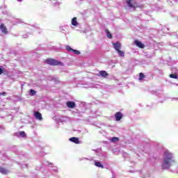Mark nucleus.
Segmentation results:
<instances>
[{"label": "nucleus", "mask_w": 178, "mask_h": 178, "mask_svg": "<svg viewBox=\"0 0 178 178\" xmlns=\"http://www.w3.org/2000/svg\"><path fill=\"white\" fill-rule=\"evenodd\" d=\"M117 52H118L119 56H121V57L124 56V51L120 49V50H117Z\"/></svg>", "instance_id": "nucleus-24"}, {"label": "nucleus", "mask_w": 178, "mask_h": 178, "mask_svg": "<svg viewBox=\"0 0 178 178\" xmlns=\"http://www.w3.org/2000/svg\"><path fill=\"white\" fill-rule=\"evenodd\" d=\"M35 94H37V91L34 90L33 89H31L29 90V95L31 97H34V95H35Z\"/></svg>", "instance_id": "nucleus-20"}, {"label": "nucleus", "mask_w": 178, "mask_h": 178, "mask_svg": "<svg viewBox=\"0 0 178 178\" xmlns=\"http://www.w3.org/2000/svg\"><path fill=\"white\" fill-rule=\"evenodd\" d=\"M5 72V68L3 66H0V76Z\"/></svg>", "instance_id": "nucleus-29"}, {"label": "nucleus", "mask_w": 178, "mask_h": 178, "mask_svg": "<svg viewBox=\"0 0 178 178\" xmlns=\"http://www.w3.org/2000/svg\"><path fill=\"white\" fill-rule=\"evenodd\" d=\"M46 63L51 66H63V63L54 58L47 59Z\"/></svg>", "instance_id": "nucleus-2"}, {"label": "nucleus", "mask_w": 178, "mask_h": 178, "mask_svg": "<svg viewBox=\"0 0 178 178\" xmlns=\"http://www.w3.org/2000/svg\"><path fill=\"white\" fill-rule=\"evenodd\" d=\"M106 34L110 40L112 39V33H110L109 30L106 29Z\"/></svg>", "instance_id": "nucleus-21"}, {"label": "nucleus", "mask_w": 178, "mask_h": 178, "mask_svg": "<svg viewBox=\"0 0 178 178\" xmlns=\"http://www.w3.org/2000/svg\"><path fill=\"white\" fill-rule=\"evenodd\" d=\"M27 166H28V164H26H26H22V167L24 168H27Z\"/></svg>", "instance_id": "nucleus-36"}, {"label": "nucleus", "mask_w": 178, "mask_h": 178, "mask_svg": "<svg viewBox=\"0 0 178 178\" xmlns=\"http://www.w3.org/2000/svg\"><path fill=\"white\" fill-rule=\"evenodd\" d=\"M170 35H171L172 38L174 39V40H176V42H169V45L170 47H175V48H177L178 47V34H177L176 32H172L170 34Z\"/></svg>", "instance_id": "nucleus-3"}, {"label": "nucleus", "mask_w": 178, "mask_h": 178, "mask_svg": "<svg viewBox=\"0 0 178 178\" xmlns=\"http://www.w3.org/2000/svg\"><path fill=\"white\" fill-rule=\"evenodd\" d=\"M33 116L37 120H42V114L39 111H35L33 113Z\"/></svg>", "instance_id": "nucleus-9"}, {"label": "nucleus", "mask_w": 178, "mask_h": 178, "mask_svg": "<svg viewBox=\"0 0 178 178\" xmlns=\"http://www.w3.org/2000/svg\"><path fill=\"white\" fill-rule=\"evenodd\" d=\"M66 49H67V51H68L69 52H72V51H73V49L71 48V47L69 46V45L66 46Z\"/></svg>", "instance_id": "nucleus-30"}, {"label": "nucleus", "mask_w": 178, "mask_h": 178, "mask_svg": "<svg viewBox=\"0 0 178 178\" xmlns=\"http://www.w3.org/2000/svg\"><path fill=\"white\" fill-rule=\"evenodd\" d=\"M43 175L45 176V177H51V174L48 171L44 172Z\"/></svg>", "instance_id": "nucleus-26"}, {"label": "nucleus", "mask_w": 178, "mask_h": 178, "mask_svg": "<svg viewBox=\"0 0 178 178\" xmlns=\"http://www.w3.org/2000/svg\"><path fill=\"white\" fill-rule=\"evenodd\" d=\"M144 79H145V75L144 74V73L140 72L139 73V81H143V80H144Z\"/></svg>", "instance_id": "nucleus-17"}, {"label": "nucleus", "mask_w": 178, "mask_h": 178, "mask_svg": "<svg viewBox=\"0 0 178 178\" xmlns=\"http://www.w3.org/2000/svg\"><path fill=\"white\" fill-rule=\"evenodd\" d=\"M170 79H175L176 80H178V74H176L173 72L172 74H170Z\"/></svg>", "instance_id": "nucleus-18"}, {"label": "nucleus", "mask_w": 178, "mask_h": 178, "mask_svg": "<svg viewBox=\"0 0 178 178\" xmlns=\"http://www.w3.org/2000/svg\"><path fill=\"white\" fill-rule=\"evenodd\" d=\"M59 5H60V3L58 2V1H56L54 3V6H59Z\"/></svg>", "instance_id": "nucleus-33"}, {"label": "nucleus", "mask_w": 178, "mask_h": 178, "mask_svg": "<svg viewBox=\"0 0 178 178\" xmlns=\"http://www.w3.org/2000/svg\"><path fill=\"white\" fill-rule=\"evenodd\" d=\"M69 141L74 143V144H80V139L77 137L70 138Z\"/></svg>", "instance_id": "nucleus-12"}, {"label": "nucleus", "mask_w": 178, "mask_h": 178, "mask_svg": "<svg viewBox=\"0 0 178 178\" xmlns=\"http://www.w3.org/2000/svg\"><path fill=\"white\" fill-rule=\"evenodd\" d=\"M98 85H92L90 87H91L92 88H98Z\"/></svg>", "instance_id": "nucleus-34"}, {"label": "nucleus", "mask_w": 178, "mask_h": 178, "mask_svg": "<svg viewBox=\"0 0 178 178\" xmlns=\"http://www.w3.org/2000/svg\"><path fill=\"white\" fill-rule=\"evenodd\" d=\"M3 8V6H1V9H2Z\"/></svg>", "instance_id": "nucleus-41"}, {"label": "nucleus", "mask_w": 178, "mask_h": 178, "mask_svg": "<svg viewBox=\"0 0 178 178\" xmlns=\"http://www.w3.org/2000/svg\"><path fill=\"white\" fill-rule=\"evenodd\" d=\"M14 136H15L16 137H19V138H24V137H26V132H24V131H19L17 132L14 134Z\"/></svg>", "instance_id": "nucleus-10"}, {"label": "nucleus", "mask_w": 178, "mask_h": 178, "mask_svg": "<svg viewBox=\"0 0 178 178\" xmlns=\"http://www.w3.org/2000/svg\"><path fill=\"white\" fill-rule=\"evenodd\" d=\"M0 95H3V97H5L6 95V92H1Z\"/></svg>", "instance_id": "nucleus-35"}, {"label": "nucleus", "mask_w": 178, "mask_h": 178, "mask_svg": "<svg viewBox=\"0 0 178 178\" xmlns=\"http://www.w3.org/2000/svg\"><path fill=\"white\" fill-rule=\"evenodd\" d=\"M79 161H92V158L88 159L87 157H81L79 159Z\"/></svg>", "instance_id": "nucleus-25"}, {"label": "nucleus", "mask_w": 178, "mask_h": 178, "mask_svg": "<svg viewBox=\"0 0 178 178\" xmlns=\"http://www.w3.org/2000/svg\"><path fill=\"white\" fill-rule=\"evenodd\" d=\"M95 165L97 168H102V169H104V165H103L102 163H101V162H99V161H95Z\"/></svg>", "instance_id": "nucleus-19"}, {"label": "nucleus", "mask_w": 178, "mask_h": 178, "mask_svg": "<svg viewBox=\"0 0 178 178\" xmlns=\"http://www.w3.org/2000/svg\"><path fill=\"white\" fill-rule=\"evenodd\" d=\"M61 32L65 33V29H63V28H60Z\"/></svg>", "instance_id": "nucleus-37"}, {"label": "nucleus", "mask_w": 178, "mask_h": 178, "mask_svg": "<svg viewBox=\"0 0 178 178\" xmlns=\"http://www.w3.org/2000/svg\"><path fill=\"white\" fill-rule=\"evenodd\" d=\"M49 165H52V163H49L47 161H44L40 165L36 166L35 170H41V169H43L44 166H49Z\"/></svg>", "instance_id": "nucleus-4"}, {"label": "nucleus", "mask_w": 178, "mask_h": 178, "mask_svg": "<svg viewBox=\"0 0 178 178\" xmlns=\"http://www.w3.org/2000/svg\"><path fill=\"white\" fill-rule=\"evenodd\" d=\"M60 120H61V122H66V120H67V117L63 115L60 117Z\"/></svg>", "instance_id": "nucleus-27"}, {"label": "nucleus", "mask_w": 178, "mask_h": 178, "mask_svg": "<svg viewBox=\"0 0 178 178\" xmlns=\"http://www.w3.org/2000/svg\"><path fill=\"white\" fill-rule=\"evenodd\" d=\"M3 8H4V9H6V6H3Z\"/></svg>", "instance_id": "nucleus-39"}, {"label": "nucleus", "mask_w": 178, "mask_h": 178, "mask_svg": "<svg viewBox=\"0 0 178 178\" xmlns=\"http://www.w3.org/2000/svg\"><path fill=\"white\" fill-rule=\"evenodd\" d=\"M72 52H73V54H74L75 55H80V51H79V50H76V49H72Z\"/></svg>", "instance_id": "nucleus-28"}, {"label": "nucleus", "mask_w": 178, "mask_h": 178, "mask_svg": "<svg viewBox=\"0 0 178 178\" xmlns=\"http://www.w3.org/2000/svg\"><path fill=\"white\" fill-rule=\"evenodd\" d=\"M17 2H23V0H17Z\"/></svg>", "instance_id": "nucleus-38"}, {"label": "nucleus", "mask_w": 178, "mask_h": 178, "mask_svg": "<svg viewBox=\"0 0 178 178\" xmlns=\"http://www.w3.org/2000/svg\"><path fill=\"white\" fill-rule=\"evenodd\" d=\"M79 24V22H77V17H73L72 19V26H77Z\"/></svg>", "instance_id": "nucleus-16"}, {"label": "nucleus", "mask_w": 178, "mask_h": 178, "mask_svg": "<svg viewBox=\"0 0 178 178\" xmlns=\"http://www.w3.org/2000/svg\"><path fill=\"white\" fill-rule=\"evenodd\" d=\"M174 99H176L177 101L178 100V98H174Z\"/></svg>", "instance_id": "nucleus-40"}, {"label": "nucleus", "mask_w": 178, "mask_h": 178, "mask_svg": "<svg viewBox=\"0 0 178 178\" xmlns=\"http://www.w3.org/2000/svg\"><path fill=\"white\" fill-rule=\"evenodd\" d=\"M51 171L54 172L55 173H58L59 172V170L56 166H51Z\"/></svg>", "instance_id": "nucleus-23"}, {"label": "nucleus", "mask_w": 178, "mask_h": 178, "mask_svg": "<svg viewBox=\"0 0 178 178\" xmlns=\"http://www.w3.org/2000/svg\"><path fill=\"white\" fill-rule=\"evenodd\" d=\"M51 80H53L54 83H59V79L58 78L52 77Z\"/></svg>", "instance_id": "nucleus-31"}, {"label": "nucleus", "mask_w": 178, "mask_h": 178, "mask_svg": "<svg viewBox=\"0 0 178 178\" xmlns=\"http://www.w3.org/2000/svg\"><path fill=\"white\" fill-rule=\"evenodd\" d=\"M0 173L2 175H8L9 173V170L4 168L0 167Z\"/></svg>", "instance_id": "nucleus-15"}, {"label": "nucleus", "mask_w": 178, "mask_h": 178, "mask_svg": "<svg viewBox=\"0 0 178 178\" xmlns=\"http://www.w3.org/2000/svg\"><path fill=\"white\" fill-rule=\"evenodd\" d=\"M113 48L115 49V51H119L120 49V47H122V44H120V42H116L115 43H113Z\"/></svg>", "instance_id": "nucleus-14"}, {"label": "nucleus", "mask_w": 178, "mask_h": 178, "mask_svg": "<svg viewBox=\"0 0 178 178\" xmlns=\"http://www.w3.org/2000/svg\"><path fill=\"white\" fill-rule=\"evenodd\" d=\"M66 105L70 109H74L76 108V102L73 101L67 102Z\"/></svg>", "instance_id": "nucleus-6"}, {"label": "nucleus", "mask_w": 178, "mask_h": 178, "mask_svg": "<svg viewBox=\"0 0 178 178\" xmlns=\"http://www.w3.org/2000/svg\"><path fill=\"white\" fill-rule=\"evenodd\" d=\"M110 140L111 141V143H116L117 141H119V138L114 136L111 138Z\"/></svg>", "instance_id": "nucleus-22"}, {"label": "nucleus", "mask_w": 178, "mask_h": 178, "mask_svg": "<svg viewBox=\"0 0 178 178\" xmlns=\"http://www.w3.org/2000/svg\"><path fill=\"white\" fill-rule=\"evenodd\" d=\"M163 151V160L161 162V168L163 170L170 169L173 165L176 164V159L175 154L168 149H161Z\"/></svg>", "instance_id": "nucleus-1"}, {"label": "nucleus", "mask_w": 178, "mask_h": 178, "mask_svg": "<svg viewBox=\"0 0 178 178\" xmlns=\"http://www.w3.org/2000/svg\"><path fill=\"white\" fill-rule=\"evenodd\" d=\"M99 76L102 77V79H108L109 74H108V72L105 70H101L99 72Z\"/></svg>", "instance_id": "nucleus-8"}, {"label": "nucleus", "mask_w": 178, "mask_h": 178, "mask_svg": "<svg viewBox=\"0 0 178 178\" xmlns=\"http://www.w3.org/2000/svg\"><path fill=\"white\" fill-rule=\"evenodd\" d=\"M115 118L116 122H120L122 119L123 118V113L122 112L118 111L115 114Z\"/></svg>", "instance_id": "nucleus-5"}, {"label": "nucleus", "mask_w": 178, "mask_h": 178, "mask_svg": "<svg viewBox=\"0 0 178 178\" xmlns=\"http://www.w3.org/2000/svg\"><path fill=\"white\" fill-rule=\"evenodd\" d=\"M134 0H127V5L129 9H133V10H136V6H134V4L133 3Z\"/></svg>", "instance_id": "nucleus-7"}, {"label": "nucleus", "mask_w": 178, "mask_h": 178, "mask_svg": "<svg viewBox=\"0 0 178 178\" xmlns=\"http://www.w3.org/2000/svg\"><path fill=\"white\" fill-rule=\"evenodd\" d=\"M33 54H36L37 53H36V52H34Z\"/></svg>", "instance_id": "nucleus-42"}, {"label": "nucleus", "mask_w": 178, "mask_h": 178, "mask_svg": "<svg viewBox=\"0 0 178 178\" xmlns=\"http://www.w3.org/2000/svg\"><path fill=\"white\" fill-rule=\"evenodd\" d=\"M134 44L136 45V47H138V48H144L145 46L144 45V43L141 42V41L136 40L134 41Z\"/></svg>", "instance_id": "nucleus-11"}, {"label": "nucleus", "mask_w": 178, "mask_h": 178, "mask_svg": "<svg viewBox=\"0 0 178 178\" xmlns=\"http://www.w3.org/2000/svg\"><path fill=\"white\" fill-rule=\"evenodd\" d=\"M29 34H31V33H29L26 35H22L23 38H29Z\"/></svg>", "instance_id": "nucleus-32"}, {"label": "nucleus", "mask_w": 178, "mask_h": 178, "mask_svg": "<svg viewBox=\"0 0 178 178\" xmlns=\"http://www.w3.org/2000/svg\"><path fill=\"white\" fill-rule=\"evenodd\" d=\"M0 30L3 33V34H8V29L5 26V24H1L0 25Z\"/></svg>", "instance_id": "nucleus-13"}]
</instances>
